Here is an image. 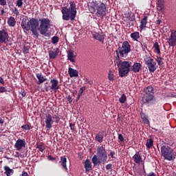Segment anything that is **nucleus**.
Instances as JSON below:
<instances>
[{"mask_svg": "<svg viewBox=\"0 0 176 176\" xmlns=\"http://www.w3.org/2000/svg\"><path fill=\"white\" fill-rule=\"evenodd\" d=\"M130 52H131V45L129 41H124L122 46H119L116 50L117 57L115 63L118 68V74L120 78L127 76L131 72V62L120 60V57H127Z\"/></svg>", "mask_w": 176, "mask_h": 176, "instance_id": "nucleus-1", "label": "nucleus"}, {"mask_svg": "<svg viewBox=\"0 0 176 176\" xmlns=\"http://www.w3.org/2000/svg\"><path fill=\"white\" fill-rule=\"evenodd\" d=\"M21 26L24 32L27 33L28 31H30L32 33V35L34 36V38H38L39 36V22L38 19L35 18H32L29 21H27V19H23Z\"/></svg>", "mask_w": 176, "mask_h": 176, "instance_id": "nucleus-2", "label": "nucleus"}, {"mask_svg": "<svg viewBox=\"0 0 176 176\" xmlns=\"http://www.w3.org/2000/svg\"><path fill=\"white\" fill-rule=\"evenodd\" d=\"M62 19L64 21H74L76 18V3L74 1L69 2V7H63L61 8Z\"/></svg>", "mask_w": 176, "mask_h": 176, "instance_id": "nucleus-3", "label": "nucleus"}, {"mask_svg": "<svg viewBox=\"0 0 176 176\" xmlns=\"http://www.w3.org/2000/svg\"><path fill=\"white\" fill-rule=\"evenodd\" d=\"M54 122L56 123V124H58L60 122V117L57 115L52 116V114L50 113L45 114V127L47 129V130H50V129L53 127Z\"/></svg>", "mask_w": 176, "mask_h": 176, "instance_id": "nucleus-4", "label": "nucleus"}, {"mask_svg": "<svg viewBox=\"0 0 176 176\" xmlns=\"http://www.w3.org/2000/svg\"><path fill=\"white\" fill-rule=\"evenodd\" d=\"M40 25L39 31L41 35H46L47 30L50 28V19L48 18H43L39 19Z\"/></svg>", "mask_w": 176, "mask_h": 176, "instance_id": "nucleus-5", "label": "nucleus"}, {"mask_svg": "<svg viewBox=\"0 0 176 176\" xmlns=\"http://www.w3.org/2000/svg\"><path fill=\"white\" fill-rule=\"evenodd\" d=\"M161 153L165 160L171 162L173 160V148L168 146H162L161 147Z\"/></svg>", "mask_w": 176, "mask_h": 176, "instance_id": "nucleus-6", "label": "nucleus"}, {"mask_svg": "<svg viewBox=\"0 0 176 176\" xmlns=\"http://www.w3.org/2000/svg\"><path fill=\"white\" fill-rule=\"evenodd\" d=\"M96 16L100 19H104L107 16L108 11L107 10V6L104 3H97L96 6Z\"/></svg>", "mask_w": 176, "mask_h": 176, "instance_id": "nucleus-7", "label": "nucleus"}, {"mask_svg": "<svg viewBox=\"0 0 176 176\" xmlns=\"http://www.w3.org/2000/svg\"><path fill=\"white\" fill-rule=\"evenodd\" d=\"M97 156L100 159V162L104 164L107 163V160L108 159V155L107 153V150L105 149V147L103 146H99L97 147Z\"/></svg>", "mask_w": 176, "mask_h": 176, "instance_id": "nucleus-8", "label": "nucleus"}, {"mask_svg": "<svg viewBox=\"0 0 176 176\" xmlns=\"http://www.w3.org/2000/svg\"><path fill=\"white\" fill-rule=\"evenodd\" d=\"M145 64H146V65H147V67L148 68V71L151 74H153V72H155V71H156L157 64H156L155 60H153V58H152L151 57L147 58L146 60H145Z\"/></svg>", "mask_w": 176, "mask_h": 176, "instance_id": "nucleus-9", "label": "nucleus"}, {"mask_svg": "<svg viewBox=\"0 0 176 176\" xmlns=\"http://www.w3.org/2000/svg\"><path fill=\"white\" fill-rule=\"evenodd\" d=\"M9 39V34L6 30H0V43H6Z\"/></svg>", "mask_w": 176, "mask_h": 176, "instance_id": "nucleus-10", "label": "nucleus"}, {"mask_svg": "<svg viewBox=\"0 0 176 176\" xmlns=\"http://www.w3.org/2000/svg\"><path fill=\"white\" fill-rule=\"evenodd\" d=\"M92 36L94 39H96V41H98L99 42H101L102 44H104V41L105 39V34H104V33L94 32L92 34Z\"/></svg>", "mask_w": 176, "mask_h": 176, "instance_id": "nucleus-11", "label": "nucleus"}, {"mask_svg": "<svg viewBox=\"0 0 176 176\" xmlns=\"http://www.w3.org/2000/svg\"><path fill=\"white\" fill-rule=\"evenodd\" d=\"M50 90H54L55 92L60 89V86L58 85V80L57 78H53L50 80Z\"/></svg>", "mask_w": 176, "mask_h": 176, "instance_id": "nucleus-12", "label": "nucleus"}, {"mask_svg": "<svg viewBox=\"0 0 176 176\" xmlns=\"http://www.w3.org/2000/svg\"><path fill=\"white\" fill-rule=\"evenodd\" d=\"M14 148H16V151H21L23 148H25V140H17L14 144Z\"/></svg>", "mask_w": 176, "mask_h": 176, "instance_id": "nucleus-13", "label": "nucleus"}, {"mask_svg": "<svg viewBox=\"0 0 176 176\" xmlns=\"http://www.w3.org/2000/svg\"><path fill=\"white\" fill-rule=\"evenodd\" d=\"M142 101L144 104H151V101H156V99L153 95L144 94Z\"/></svg>", "mask_w": 176, "mask_h": 176, "instance_id": "nucleus-14", "label": "nucleus"}, {"mask_svg": "<svg viewBox=\"0 0 176 176\" xmlns=\"http://www.w3.org/2000/svg\"><path fill=\"white\" fill-rule=\"evenodd\" d=\"M142 68V65L140 63H134L133 65L131 64V72L137 74L141 71Z\"/></svg>", "mask_w": 176, "mask_h": 176, "instance_id": "nucleus-15", "label": "nucleus"}, {"mask_svg": "<svg viewBox=\"0 0 176 176\" xmlns=\"http://www.w3.org/2000/svg\"><path fill=\"white\" fill-rule=\"evenodd\" d=\"M167 42L169 46L174 47L176 45V34L172 32L168 39H167Z\"/></svg>", "mask_w": 176, "mask_h": 176, "instance_id": "nucleus-16", "label": "nucleus"}, {"mask_svg": "<svg viewBox=\"0 0 176 176\" xmlns=\"http://www.w3.org/2000/svg\"><path fill=\"white\" fill-rule=\"evenodd\" d=\"M62 166L63 170L68 173V168L67 167V157L65 156L60 157V161L59 162Z\"/></svg>", "mask_w": 176, "mask_h": 176, "instance_id": "nucleus-17", "label": "nucleus"}, {"mask_svg": "<svg viewBox=\"0 0 176 176\" xmlns=\"http://www.w3.org/2000/svg\"><path fill=\"white\" fill-rule=\"evenodd\" d=\"M68 74L70 78H78L79 76V72L75 69H72V67L69 68Z\"/></svg>", "mask_w": 176, "mask_h": 176, "instance_id": "nucleus-18", "label": "nucleus"}, {"mask_svg": "<svg viewBox=\"0 0 176 176\" xmlns=\"http://www.w3.org/2000/svg\"><path fill=\"white\" fill-rule=\"evenodd\" d=\"M58 56V48L52 50L49 52V57L51 60H54Z\"/></svg>", "mask_w": 176, "mask_h": 176, "instance_id": "nucleus-19", "label": "nucleus"}, {"mask_svg": "<svg viewBox=\"0 0 176 176\" xmlns=\"http://www.w3.org/2000/svg\"><path fill=\"white\" fill-rule=\"evenodd\" d=\"M124 16L125 19H127L128 21H135V15L131 11L125 12Z\"/></svg>", "mask_w": 176, "mask_h": 176, "instance_id": "nucleus-20", "label": "nucleus"}, {"mask_svg": "<svg viewBox=\"0 0 176 176\" xmlns=\"http://www.w3.org/2000/svg\"><path fill=\"white\" fill-rule=\"evenodd\" d=\"M157 10L163 13L164 12V1L158 0L157 2Z\"/></svg>", "mask_w": 176, "mask_h": 176, "instance_id": "nucleus-21", "label": "nucleus"}, {"mask_svg": "<svg viewBox=\"0 0 176 176\" xmlns=\"http://www.w3.org/2000/svg\"><path fill=\"white\" fill-rule=\"evenodd\" d=\"M36 76L38 80L37 82V85H42V83H43L44 82H46V80H47V79L46 78H45V76H43V75H42V73L36 74Z\"/></svg>", "mask_w": 176, "mask_h": 176, "instance_id": "nucleus-22", "label": "nucleus"}, {"mask_svg": "<svg viewBox=\"0 0 176 176\" xmlns=\"http://www.w3.org/2000/svg\"><path fill=\"white\" fill-rule=\"evenodd\" d=\"M67 58L71 61V63H75V58H76V56L74 54V51L70 50L67 52Z\"/></svg>", "mask_w": 176, "mask_h": 176, "instance_id": "nucleus-23", "label": "nucleus"}, {"mask_svg": "<svg viewBox=\"0 0 176 176\" xmlns=\"http://www.w3.org/2000/svg\"><path fill=\"white\" fill-rule=\"evenodd\" d=\"M85 173H89L93 170L91 162L89 160H86L85 162Z\"/></svg>", "mask_w": 176, "mask_h": 176, "instance_id": "nucleus-24", "label": "nucleus"}, {"mask_svg": "<svg viewBox=\"0 0 176 176\" xmlns=\"http://www.w3.org/2000/svg\"><path fill=\"white\" fill-rule=\"evenodd\" d=\"M133 159L135 163L140 164L141 162H142V157H141V155H140V152H136L133 155Z\"/></svg>", "mask_w": 176, "mask_h": 176, "instance_id": "nucleus-25", "label": "nucleus"}, {"mask_svg": "<svg viewBox=\"0 0 176 176\" xmlns=\"http://www.w3.org/2000/svg\"><path fill=\"white\" fill-rule=\"evenodd\" d=\"M95 140L98 142H102V141H104V133H102V132H99L98 133H97L96 135Z\"/></svg>", "mask_w": 176, "mask_h": 176, "instance_id": "nucleus-26", "label": "nucleus"}, {"mask_svg": "<svg viewBox=\"0 0 176 176\" xmlns=\"http://www.w3.org/2000/svg\"><path fill=\"white\" fill-rule=\"evenodd\" d=\"M144 94L148 96H153L155 93L153 92V87L152 86H148L144 89Z\"/></svg>", "mask_w": 176, "mask_h": 176, "instance_id": "nucleus-27", "label": "nucleus"}, {"mask_svg": "<svg viewBox=\"0 0 176 176\" xmlns=\"http://www.w3.org/2000/svg\"><path fill=\"white\" fill-rule=\"evenodd\" d=\"M4 170H5V174L7 176H10L12 175L13 173H14V171L13 170V169H11L9 166H4Z\"/></svg>", "mask_w": 176, "mask_h": 176, "instance_id": "nucleus-28", "label": "nucleus"}, {"mask_svg": "<svg viewBox=\"0 0 176 176\" xmlns=\"http://www.w3.org/2000/svg\"><path fill=\"white\" fill-rule=\"evenodd\" d=\"M8 24L9 27H14L16 25V19H14V17L10 16L8 18Z\"/></svg>", "mask_w": 176, "mask_h": 176, "instance_id": "nucleus-29", "label": "nucleus"}, {"mask_svg": "<svg viewBox=\"0 0 176 176\" xmlns=\"http://www.w3.org/2000/svg\"><path fill=\"white\" fill-rule=\"evenodd\" d=\"M147 23H148V16H144L143 19L141 20L140 28L141 29L144 28Z\"/></svg>", "mask_w": 176, "mask_h": 176, "instance_id": "nucleus-30", "label": "nucleus"}, {"mask_svg": "<svg viewBox=\"0 0 176 176\" xmlns=\"http://www.w3.org/2000/svg\"><path fill=\"white\" fill-rule=\"evenodd\" d=\"M131 38L133 39V41H136L138 42V39H140V32H134L131 34Z\"/></svg>", "mask_w": 176, "mask_h": 176, "instance_id": "nucleus-31", "label": "nucleus"}, {"mask_svg": "<svg viewBox=\"0 0 176 176\" xmlns=\"http://www.w3.org/2000/svg\"><path fill=\"white\" fill-rule=\"evenodd\" d=\"M92 163L96 167V166H98V164H101V161L98 160V158L97 157V155H94L92 157Z\"/></svg>", "mask_w": 176, "mask_h": 176, "instance_id": "nucleus-32", "label": "nucleus"}, {"mask_svg": "<svg viewBox=\"0 0 176 176\" xmlns=\"http://www.w3.org/2000/svg\"><path fill=\"white\" fill-rule=\"evenodd\" d=\"M36 148L40 151V152H43L45 149H46V146H45V144L43 143H39L38 144H36Z\"/></svg>", "mask_w": 176, "mask_h": 176, "instance_id": "nucleus-33", "label": "nucleus"}, {"mask_svg": "<svg viewBox=\"0 0 176 176\" xmlns=\"http://www.w3.org/2000/svg\"><path fill=\"white\" fill-rule=\"evenodd\" d=\"M146 146L148 149H151L152 146H153V140L152 139H147L146 143Z\"/></svg>", "mask_w": 176, "mask_h": 176, "instance_id": "nucleus-34", "label": "nucleus"}, {"mask_svg": "<svg viewBox=\"0 0 176 176\" xmlns=\"http://www.w3.org/2000/svg\"><path fill=\"white\" fill-rule=\"evenodd\" d=\"M109 80L111 82H113L115 80V75L113 74V71L109 70L108 74Z\"/></svg>", "mask_w": 176, "mask_h": 176, "instance_id": "nucleus-35", "label": "nucleus"}, {"mask_svg": "<svg viewBox=\"0 0 176 176\" xmlns=\"http://www.w3.org/2000/svg\"><path fill=\"white\" fill-rule=\"evenodd\" d=\"M153 47L155 49V53H157V54H160V46H159V43L155 42L153 44Z\"/></svg>", "mask_w": 176, "mask_h": 176, "instance_id": "nucleus-36", "label": "nucleus"}, {"mask_svg": "<svg viewBox=\"0 0 176 176\" xmlns=\"http://www.w3.org/2000/svg\"><path fill=\"white\" fill-rule=\"evenodd\" d=\"M86 90V87H82L80 89L79 93L78 94V97L76 98V101H79V98H80V97H82V94H83V91Z\"/></svg>", "mask_w": 176, "mask_h": 176, "instance_id": "nucleus-37", "label": "nucleus"}, {"mask_svg": "<svg viewBox=\"0 0 176 176\" xmlns=\"http://www.w3.org/2000/svg\"><path fill=\"white\" fill-rule=\"evenodd\" d=\"M126 101H127V97H126V95L124 94L119 98V102H120V104H124V102H126Z\"/></svg>", "mask_w": 176, "mask_h": 176, "instance_id": "nucleus-38", "label": "nucleus"}, {"mask_svg": "<svg viewBox=\"0 0 176 176\" xmlns=\"http://www.w3.org/2000/svg\"><path fill=\"white\" fill-rule=\"evenodd\" d=\"M155 61H157L158 65H160V67H162V65L164 64V63L163 62V58H162L160 56H157Z\"/></svg>", "mask_w": 176, "mask_h": 176, "instance_id": "nucleus-39", "label": "nucleus"}, {"mask_svg": "<svg viewBox=\"0 0 176 176\" xmlns=\"http://www.w3.org/2000/svg\"><path fill=\"white\" fill-rule=\"evenodd\" d=\"M59 40L60 38H58V36H54L52 38V43L53 45H57V43H58Z\"/></svg>", "mask_w": 176, "mask_h": 176, "instance_id": "nucleus-40", "label": "nucleus"}, {"mask_svg": "<svg viewBox=\"0 0 176 176\" xmlns=\"http://www.w3.org/2000/svg\"><path fill=\"white\" fill-rule=\"evenodd\" d=\"M141 118L144 123H146V124H148V123H149V120H148L145 113H142Z\"/></svg>", "mask_w": 176, "mask_h": 176, "instance_id": "nucleus-41", "label": "nucleus"}, {"mask_svg": "<svg viewBox=\"0 0 176 176\" xmlns=\"http://www.w3.org/2000/svg\"><path fill=\"white\" fill-rule=\"evenodd\" d=\"M24 3H23V0H17L16 1V6L18 8H23V5Z\"/></svg>", "mask_w": 176, "mask_h": 176, "instance_id": "nucleus-42", "label": "nucleus"}, {"mask_svg": "<svg viewBox=\"0 0 176 176\" xmlns=\"http://www.w3.org/2000/svg\"><path fill=\"white\" fill-rule=\"evenodd\" d=\"M12 13H14V14H16V16H19V10H17L16 8H14V9L12 10Z\"/></svg>", "mask_w": 176, "mask_h": 176, "instance_id": "nucleus-43", "label": "nucleus"}, {"mask_svg": "<svg viewBox=\"0 0 176 176\" xmlns=\"http://www.w3.org/2000/svg\"><path fill=\"white\" fill-rule=\"evenodd\" d=\"M118 140L119 141H120L121 142H123L124 141V138L123 137V135L122 134H118Z\"/></svg>", "mask_w": 176, "mask_h": 176, "instance_id": "nucleus-44", "label": "nucleus"}, {"mask_svg": "<svg viewBox=\"0 0 176 176\" xmlns=\"http://www.w3.org/2000/svg\"><path fill=\"white\" fill-rule=\"evenodd\" d=\"M21 129H23V130H30V125L28 124H24L21 126Z\"/></svg>", "mask_w": 176, "mask_h": 176, "instance_id": "nucleus-45", "label": "nucleus"}, {"mask_svg": "<svg viewBox=\"0 0 176 176\" xmlns=\"http://www.w3.org/2000/svg\"><path fill=\"white\" fill-rule=\"evenodd\" d=\"M28 52H30V49H28V47H27V46L24 45L23 47V53L25 54H28Z\"/></svg>", "mask_w": 176, "mask_h": 176, "instance_id": "nucleus-46", "label": "nucleus"}, {"mask_svg": "<svg viewBox=\"0 0 176 176\" xmlns=\"http://www.w3.org/2000/svg\"><path fill=\"white\" fill-rule=\"evenodd\" d=\"M115 155H116V153H115V151H111L109 154V156H111L112 159H116Z\"/></svg>", "mask_w": 176, "mask_h": 176, "instance_id": "nucleus-47", "label": "nucleus"}, {"mask_svg": "<svg viewBox=\"0 0 176 176\" xmlns=\"http://www.w3.org/2000/svg\"><path fill=\"white\" fill-rule=\"evenodd\" d=\"M8 90L5 87H0V93H6Z\"/></svg>", "mask_w": 176, "mask_h": 176, "instance_id": "nucleus-48", "label": "nucleus"}, {"mask_svg": "<svg viewBox=\"0 0 176 176\" xmlns=\"http://www.w3.org/2000/svg\"><path fill=\"white\" fill-rule=\"evenodd\" d=\"M69 127H70V129L72 130V131H75V124L70 123Z\"/></svg>", "mask_w": 176, "mask_h": 176, "instance_id": "nucleus-49", "label": "nucleus"}, {"mask_svg": "<svg viewBox=\"0 0 176 176\" xmlns=\"http://www.w3.org/2000/svg\"><path fill=\"white\" fill-rule=\"evenodd\" d=\"M6 0H0L1 6H6Z\"/></svg>", "mask_w": 176, "mask_h": 176, "instance_id": "nucleus-50", "label": "nucleus"}, {"mask_svg": "<svg viewBox=\"0 0 176 176\" xmlns=\"http://www.w3.org/2000/svg\"><path fill=\"white\" fill-rule=\"evenodd\" d=\"M47 159L51 162H54V160H56V157H53V156L52 155H48Z\"/></svg>", "mask_w": 176, "mask_h": 176, "instance_id": "nucleus-51", "label": "nucleus"}, {"mask_svg": "<svg viewBox=\"0 0 176 176\" xmlns=\"http://www.w3.org/2000/svg\"><path fill=\"white\" fill-rule=\"evenodd\" d=\"M106 170H112V164H109L106 166Z\"/></svg>", "mask_w": 176, "mask_h": 176, "instance_id": "nucleus-52", "label": "nucleus"}, {"mask_svg": "<svg viewBox=\"0 0 176 176\" xmlns=\"http://www.w3.org/2000/svg\"><path fill=\"white\" fill-rule=\"evenodd\" d=\"M16 155H15V157H24L25 156L19 153V152H16Z\"/></svg>", "mask_w": 176, "mask_h": 176, "instance_id": "nucleus-53", "label": "nucleus"}, {"mask_svg": "<svg viewBox=\"0 0 176 176\" xmlns=\"http://www.w3.org/2000/svg\"><path fill=\"white\" fill-rule=\"evenodd\" d=\"M19 176H29V175H28V173L27 172L23 171L22 174L20 175Z\"/></svg>", "mask_w": 176, "mask_h": 176, "instance_id": "nucleus-54", "label": "nucleus"}, {"mask_svg": "<svg viewBox=\"0 0 176 176\" xmlns=\"http://www.w3.org/2000/svg\"><path fill=\"white\" fill-rule=\"evenodd\" d=\"M67 99L68 100L69 104H71V102H72V98H71V96H68Z\"/></svg>", "mask_w": 176, "mask_h": 176, "instance_id": "nucleus-55", "label": "nucleus"}, {"mask_svg": "<svg viewBox=\"0 0 176 176\" xmlns=\"http://www.w3.org/2000/svg\"><path fill=\"white\" fill-rule=\"evenodd\" d=\"M21 94L22 97H25V91H24L23 90L21 91Z\"/></svg>", "mask_w": 176, "mask_h": 176, "instance_id": "nucleus-56", "label": "nucleus"}, {"mask_svg": "<svg viewBox=\"0 0 176 176\" xmlns=\"http://www.w3.org/2000/svg\"><path fill=\"white\" fill-rule=\"evenodd\" d=\"M0 83H1V85H5V81L2 77H0Z\"/></svg>", "mask_w": 176, "mask_h": 176, "instance_id": "nucleus-57", "label": "nucleus"}, {"mask_svg": "<svg viewBox=\"0 0 176 176\" xmlns=\"http://www.w3.org/2000/svg\"><path fill=\"white\" fill-rule=\"evenodd\" d=\"M147 176H156V175L155 174V173L151 172L150 173H148V174L147 175Z\"/></svg>", "mask_w": 176, "mask_h": 176, "instance_id": "nucleus-58", "label": "nucleus"}, {"mask_svg": "<svg viewBox=\"0 0 176 176\" xmlns=\"http://www.w3.org/2000/svg\"><path fill=\"white\" fill-rule=\"evenodd\" d=\"M85 82L88 85H91V82H90V80H89L87 78L85 79Z\"/></svg>", "mask_w": 176, "mask_h": 176, "instance_id": "nucleus-59", "label": "nucleus"}, {"mask_svg": "<svg viewBox=\"0 0 176 176\" xmlns=\"http://www.w3.org/2000/svg\"><path fill=\"white\" fill-rule=\"evenodd\" d=\"M162 23V21L160 20V19H158V20H157V21H156V24L157 25H160V23Z\"/></svg>", "mask_w": 176, "mask_h": 176, "instance_id": "nucleus-60", "label": "nucleus"}, {"mask_svg": "<svg viewBox=\"0 0 176 176\" xmlns=\"http://www.w3.org/2000/svg\"><path fill=\"white\" fill-rule=\"evenodd\" d=\"M49 90H52L50 89V86H48L45 88V91H49Z\"/></svg>", "mask_w": 176, "mask_h": 176, "instance_id": "nucleus-61", "label": "nucleus"}, {"mask_svg": "<svg viewBox=\"0 0 176 176\" xmlns=\"http://www.w3.org/2000/svg\"><path fill=\"white\" fill-rule=\"evenodd\" d=\"M0 124H3V120L0 119Z\"/></svg>", "mask_w": 176, "mask_h": 176, "instance_id": "nucleus-62", "label": "nucleus"}, {"mask_svg": "<svg viewBox=\"0 0 176 176\" xmlns=\"http://www.w3.org/2000/svg\"><path fill=\"white\" fill-rule=\"evenodd\" d=\"M1 14H5V10H1Z\"/></svg>", "mask_w": 176, "mask_h": 176, "instance_id": "nucleus-63", "label": "nucleus"}, {"mask_svg": "<svg viewBox=\"0 0 176 176\" xmlns=\"http://www.w3.org/2000/svg\"><path fill=\"white\" fill-rule=\"evenodd\" d=\"M167 97H171V94H168L167 95Z\"/></svg>", "mask_w": 176, "mask_h": 176, "instance_id": "nucleus-64", "label": "nucleus"}]
</instances>
